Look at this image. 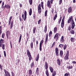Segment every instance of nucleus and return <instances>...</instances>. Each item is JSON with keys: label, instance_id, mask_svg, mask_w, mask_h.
<instances>
[{"label": "nucleus", "instance_id": "obj_6", "mask_svg": "<svg viewBox=\"0 0 76 76\" xmlns=\"http://www.w3.org/2000/svg\"><path fill=\"white\" fill-rule=\"evenodd\" d=\"M38 12L39 14H40L41 12V4H39L38 6Z\"/></svg>", "mask_w": 76, "mask_h": 76}, {"label": "nucleus", "instance_id": "obj_57", "mask_svg": "<svg viewBox=\"0 0 76 76\" xmlns=\"http://www.w3.org/2000/svg\"><path fill=\"white\" fill-rule=\"evenodd\" d=\"M41 6H44V2L42 1L41 3Z\"/></svg>", "mask_w": 76, "mask_h": 76}, {"label": "nucleus", "instance_id": "obj_43", "mask_svg": "<svg viewBox=\"0 0 76 76\" xmlns=\"http://www.w3.org/2000/svg\"><path fill=\"white\" fill-rule=\"evenodd\" d=\"M47 12H48L47 10H46L45 12V17H47Z\"/></svg>", "mask_w": 76, "mask_h": 76}, {"label": "nucleus", "instance_id": "obj_62", "mask_svg": "<svg viewBox=\"0 0 76 76\" xmlns=\"http://www.w3.org/2000/svg\"><path fill=\"white\" fill-rule=\"evenodd\" d=\"M63 18L62 19V21H64V18H65V16L64 15Z\"/></svg>", "mask_w": 76, "mask_h": 76}, {"label": "nucleus", "instance_id": "obj_4", "mask_svg": "<svg viewBox=\"0 0 76 76\" xmlns=\"http://www.w3.org/2000/svg\"><path fill=\"white\" fill-rule=\"evenodd\" d=\"M55 53L56 56L57 57H58L59 55V50H58V49L57 48H55Z\"/></svg>", "mask_w": 76, "mask_h": 76}, {"label": "nucleus", "instance_id": "obj_46", "mask_svg": "<svg viewBox=\"0 0 76 76\" xmlns=\"http://www.w3.org/2000/svg\"><path fill=\"white\" fill-rule=\"evenodd\" d=\"M55 44H56V42H54L53 44L52 45V46L51 47H51H52V48H53V47L55 45Z\"/></svg>", "mask_w": 76, "mask_h": 76}, {"label": "nucleus", "instance_id": "obj_58", "mask_svg": "<svg viewBox=\"0 0 76 76\" xmlns=\"http://www.w3.org/2000/svg\"><path fill=\"white\" fill-rule=\"evenodd\" d=\"M4 36H5V34H4V33L2 35V38H4Z\"/></svg>", "mask_w": 76, "mask_h": 76}, {"label": "nucleus", "instance_id": "obj_5", "mask_svg": "<svg viewBox=\"0 0 76 76\" xmlns=\"http://www.w3.org/2000/svg\"><path fill=\"white\" fill-rule=\"evenodd\" d=\"M47 6L49 8H51V4H50V0H48L47 2Z\"/></svg>", "mask_w": 76, "mask_h": 76}, {"label": "nucleus", "instance_id": "obj_40", "mask_svg": "<svg viewBox=\"0 0 76 76\" xmlns=\"http://www.w3.org/2000/svg\"><path fill=\"white\" fill-rule=\"evenodd\" d=\"M56 75V71H54L52 74V76H55Z\"/></svg>", "mask_w": 76, "mask_h": 76}, {"label": "nucleus", "instance_id": "obj_22", "mask_svg": "<svg viewBox=\"0 0 76 76\" xmlns=\"http://www.w3.org/2000/svg\"><path fill=\"white\" fill-rule=\"evenodd\" d=\"M61 19H62V17H61V15L58 23V24H60L61 21Z\"/></svg>", "mask_w": 76, "mask_h": 76}, {"label": "nucleus", "instance_id": "obj_17", "mask_svg": "<svg viewBox=\"0 0 76 76\" xmlns=\"http://www.w3.org/2000/svg\"><path fill=\"white\" fill-rule=\"evenodd\" d=\"M60 56L61 57H63V50H61L60 51Z\"/></svg>", "mask_w": 76, "mask_h": 76}, {"label": "nucleus", "instance_id": "obj_21", "mask_svg": "<svg viewBox=\"0 0 76 76\" xmlns=\"http://www.w3.org/2000/svg\"><path fill=\"white\" fill-rule=\"evenodd\" d=\"M34 66H35V64H34V62H32L30 64V66L31 68H33L34 67Z\"/></svg>", "mask_w": 76, "mask_h": 76}, {"label": "nucleus", "instance_id": "obj_25", "mask_svg": "<svg viewBox=\"0 0 76 76\" xmlns=\"http://www.w3.org/2000/svg\"><path fill=\"white\" fill-rule=\"evenodd\" d=\"M24 18L26 19V16L27 15V12H26V11H24Z\"/></svg>", "mask_w": 76, "mask_h": 76}, {"label": "nucleus", "instance_id": "obj_18", "mask_svg": "<svg viewBox=\"0 0 76 76\" xmlns=\"http://www.w3.org/2000/svg\"><path fill=\"white\" fill-rule=\"evenodd\" d=\"M49 69L51 73H53L54 72V69L51 66H49Z\"/></svg>", "mask_w": 76, "mask_h": 76}, {"label": "nucleus", "instance_id": "obj_53", "mask_svg": "<svg viewBox=\"0 0 76 76\" xmlns=\"http://www.w3.org/2000/svg\"><path fill=\"white\" fill-rule=\"evenodd\" d=\"M59 4H61V3H62V2H63V1L62 0H59Z\"/></svg>", "mask_w": 76, "mask_h": 76}, {"label": "nucleus", "instance_id": "obj_52", "mask_svg": "<svg viewBox=\"0 0 76 76\" xmlns=\"http://www.w3.org/2000/svg\"><path fill=\"white\" fill-rule=\"evenodd\" d=\"M73 16H71V17H70L69 18V20H72L73 19Z\"/></svg>", "mask_w": 76, "mask_h": 76}, {"label": "nucleus", "instance_id": "obj_38", "mask_svg": "<svg viewBox=\"0 0 76 76\" xmlns=\"http://www.w3.org/2000/svg\"><path fill=\"white\" fill-rule=\"evenodd\" d=\"M21 39H22V34H20V37L19 40V43H20V41H21Z\"/></svg>", "mask_w": 76, "mask_h": 76}, {"label": "nucleus", "instance_id": "obj_39", "mask_svg": "<svg viewBox=\"0 0 76 76\" xmlns=\"http://www.w3.org/2000/svg\"><path fill=\"white\" fill-rule=\"evenodd\" d=\"M36 30V27H34L33 30V34H35V31Z\"/></svg>", "mask_w": 76, "mask_h": 76}, {"label": "nucleus", "instance_id": "obj_55", "mask_svg": "<svg viewBox=\"0 0 76 76\" xmlns=\"http://www.w3.org/2000/svg\"><path fill=\"white\" fill-rule=\"evenodd\" d=\"M41 19H40L38 21V24L39 25V24H40L41 23Z\"/></svg>", "mask_w": 76, "mask_h": 76}, {"label": "nucleus", "instance_id": "obj_41", "mask_svg": "<svg viewBox=\"0 0 76 76\" xmlns=\"http://www.w3.org/2000/svg\"><path fill=\"white\" fill-rule=\"evenodd\" d=\"M70 33L71 34H75V31L73 30H72L70 32Z\"/></svg>", "mask_w": 76, "mask_h": 76}, {"label": "nucleus", "instance_id": "obj_35", "mask_svg": "<svg viewBox=\"0 0 76 76\" xmlns=\"http://www.w3.org/2000/svg\"><path fill=\"white\" fill-rule=\"evenodd\" d=\"M67 68L68 69H73V66H68Z\"/></svg>", "mask_w": 76, "mask_h": 76}, {"label": "nucleus", "instance_id": "obj_7", "mask_svg": "<svg viewBox=\"0 0 76 76\" xmlns=\"http://www.w3.org/2000/svg\"><path fill=\"white\" fill-rule=\"evenodd\" d=\"M58 33H57L54 37V39H55L56 41H57L58 38Z\"/></svg>", "mask_w": 76, "mask_h": 76}, {"label": "nucleus", "instance_id": "obj_32", "mask_svg": "<svg viewBox=\"0 0 76 76\" xmlns=\"http://www.w3.org/2000/svg\"><path fill=\"white\" fill-rule=\"evenodd\" d=\"M47 31V26H45V29H44V32L45 33H46Z\"/></svg>", "mask_w": 76, "mask_h": 76}, {"label": "nucleus", "instance_id": "obj_44", "mask_svg": "<svg viewBox=\"0 0 76 76\" xmlns=\"http://www.w3.org/2000/svg\"><path fill=\"white\" fill-rule=\"evenodd\" d=\"M29 3L30 5L32 4V0H29Z\"/></svg>", "mask_w": 76, "mask_h": 76}, {"label": "nucleus", "instance_id": "obj_20", "mask_svg": "<svg viewBox=\"0 0 76 76\" xmlns=\"http://www.w3.org/2000/svg\"><path fill=\"white\" fill-rule=\"evenodd\" d=\"M27 54L28 56H31V53H30V52H29V50L28 49H27Z\"/></svg>", "mask_w": 76, "mask_h": 76}, {"label": "nucleus", "instance_id": "obj_8", "mask_svg": "<svg viewBox=\"0 0 76 76\" xmlns=\"http://www.w3.org/2000/svg\"><path fill=\"white\" fill-rule=\"evenodd\" d=\"M48 34L47 33L45 34V43H47V41H48Z\"/></svg>", "mask_w": 76, "mask_h": 76}, {"label": "nucleus", "instance_id": "obj_24", "mask_svg": "<svg viewBox=\"0 0 76 76\" xmlns=\"http://www.w3.org/2000/svg\"><path fill=\"white\" fill-rule=\"evenodd\" d=\"M57 12H56V14L55 15L53 18V20H55L57 19Z\"/></svg>", "mask_w": 76, "mask_h": 76}, {"label": "nucleus", "instance_id": "obj_47", "mask_svg": "<svg viewBox=\"0 0 76 76\" xmlns=\"http://www.w3.org/2000/svg\"><path fill=\"white\" fill-rule=\"evenodd\" d=\"M69 75H70V73H65L64 75V76H69Z\"/></svg>", "mask_w": 76, "mask_h": 76}, {"label": "nucleus", "instance_id": "obj_3", "mask_svg": "<svg viewBox=\"0 0 76 76\" xmlns=\"http://www.w3.org/2000/svg\"><path fill=\"white\" fill-rule=\"evenodd\" d=\"M75 24L73 19H72L71 22V28L73 29L74 28H75Z\"/></svg>", "mask_w": 76, "mask_h": 76}, {"label": "nucleus", "instance_id": "obj_19", "mask_svg": "<svg viewBox=\"0 0 76 76\" xmlns=\"http://www.w3.org/2000/svg\"><path fill=\"white\" fill-rule=\"evenodd\" d=\"M32 13V8H30L29 10V16H31Z\"/></svg>", "mask_w": 76, "mask_h": 76}, {"label": "nucleus", "instance_id": "obj_31", "mask_svg": "<svg viewBox=\"0 0 76 76\" xmlns=\"http://www.w3.org/2000/svg\"><path fill=\"white\" fill-rule=\"evenodd\" d=\"M1 47L3 50H5V45L4 44H2L1 45Z\"/></svg>", "mask_w": 76, "mask_h": 76}, {"label": "nucleus", "instance_id": "obj_60", "mask_svg": "<svg viewBox=\"0 0 76 76\" xmlns=\"http://www.w3.org/2000/svg\"><path fill=\"white\" fill-rule=\"evenodd\" d=\"M44 42V39H42L40 42V43H42V44Z\"/></svg>", "mask_w": 76, "mask_h": 76}, {"label": "nucleus", "instance_id": "obj_29", "mask_svg": "<svg viewBox=\"0 0 76 76\" xmlns=\"http://www.w3.org/2000/svg\"><path fill=\"white\" fill-rule=\"evenodd\" d=\"M70 40L72 42H75V38L74 37H71L70 38Z\"/></svg>", "mask_w": 76, "mask_h": 76}, {"label": "nucleus", "instance_id": "obj_42", "mask_svg": "<svg viewBox=\"0 0 76 76\" xmlns=\"http://www.w3.org/2000/svg\"><path fill=\"white\" fill-rule=\"evenodd\" d=\"M66 48H67V45L65 44L64 45V46L63 49L64 50H65L66 49Z\"/></svg>", "mask_w": 76, "mask_h": 76}, {"label": "nucleus", "instance_id": "obj_59", "mask_svg": "<svg viewBox=\"0 0 76 76\" xmlns=\"http://www.w3.org/2000/svg\"><path fill=\"white\" fill-rule=\"evenodd\" d=\"M39 50L40 51H42V46H39Z\"/></svg>", "mask_w": 76, "mask_h": 76}, {"label": "nucleus", "instance_id": "obj_63", "mask_svg": "<svg viewBox=\"0 0 76 76\" xmlns=\"http://www.w3.org/2000/svg\"><path fill=\"white\" fill-rule=\"evenodd\" d=\"M10 42L11 48H12V42H11V41H10Z\"/></svg>", "mask_w": 76, "mask_h": 76}, {"label": "nucleus", "instance_id": "obj_49", "mask_svg": "<svg viewBox=\"0 0 76 76\" xmlns=\"http://www.w3.org/2000/svg\"><path fill=\"white\" fill-rule=\"evenodd\" d=\"M68 30L69 31H70L71 30V26H69V27L68 28Z\"/></svg>", "mask_w": 76, "mask_h": 76}, {"label": "nucleus", "instance_id": "obj_56", "mask_svg": "<svg viewBox=\"0 0 76 76\" xmlns=\"http://www.w3.org/2000/svg\"><path fill=\"white\" fill-rule=\"evenodd\" d=\"M71 21H72L71 20H70L69 19H68L67 21L68 23H70V22H71Z\"/></svg>", "mask_w": 76, "mask_h": 76}, {"label": "nucleus", "instance_id": "obj_1", "mask_svg": "<svg viewBox=\"0 0 76 76\" xmlns=\"http://www.w3.org/2000/svg\"><path fill=\"white\" fill-rule=\"evenodd\" d=\"M45 69L46 70L45 72V73L46 75V76H49L50 75H49V72H48V63L47 62H45Z\"/></svg>", "mask_w": 76, "mask_h": 76}, {"label": "nucleus", "instance_id": "obj_45", "mask_svg": "<svg viewBox=\"0 0 76 76\" xmlns=\"http://www.w3.org/2000/svg\"><path fill=\"white\" fill-rule=\"evenodd\" d=\"M63 45H63V44H60L59 45V47H60V48H62V47H63Z\"/></svg>", "mask_w": 76, "mask_h": 76}, {"label": "nucleus", "instance_id": "obj_15", "mask_svg": "<svg viewBox=\"0 0 76 76\" xmlns=\"http://www.w3.org/2000/svg\"><path fill=\"white\" fill-rule=\"evenodd\" d=\"M5 70V73H6V75L7 76H11L10 75V73H9L7 71H6V70L5 69H4Z\"/></svg>", "mask_w": 76, "mask_h": 76}, {"label": "nucleus", "instance_id": "obj_28", "mask_svg": "<svg viewBox=\"0 0 76 76\" xmlns=\"http://www.w3.org/2000/svg\"><path fill=\"white\" fill-rule=\"evenodd\" d=\"M28 57H29V61H31V60H32V56H31V55H28Z\"/></svg>", "mask_w": 76, "mask_h": 76}, {"label": "nucleus", "instance_id": "obj_16", "mask_svg": "<svg viewBox=\"0 0 76 76\" xmlns=\"http://www.w3.org/2000/svg\"><path fill=\"white\" fill-rule=\"evenodd\" d=\"M64 21H62L61 24V27L62 28H63L64 27Z\"/></svg>", "mask_w": 76, "mask_h": 76}, {"label": "nucleus", "instance_id": "obj_13", "mask_svg": "<svg viewBox=\"0 0 76 76\" xmlns=\"http://www.w3.org/2000/svg\"><path fill=\"white\" fill-rule=\"evenodd\" d=\"M60 41L61 43L64 42V36H62L60 40Z\"/></svg>", "mask_w": 76, "mask_h": 76}, {"label": "nucleus", "instance_id": "obj_54", "mask_svg": "<svg viewBox=\"0 0 76 76\" xmlns=\"http://www.w3.org/2000/svg\"><path fill=\"white\" fill-rule=\"evenodd\" d=\"M2 31V28L1 26H0V34H1V31Z\"/></svg>", "mask_w": 76, "mask_h": 76}, {"label": "nucleus", "instance_id": "obj_33", "mask_svg": "<svg viewBox=\"0 0 76 76\" xmlns=\"http://www.w3.org/2000/svg\"><path fill=\"white\" fill-rule=\"evenodd\" d=\"M7 37V39H10V38H11V37L10 36V35H6Z\"/></svg>", "mask_w": 76, "mask_h": 76}, {"label": "nucleus", "instance_id": "obj_10", "mask_svg": "<svg viewBox=\"0 0 76 76\" xmlns=\"http://www.w3.org/2000/svg\"><path fill=\"white\" fill-rule=\"evenodd\" d=\"M32 75V70L31 69H29L28 70V76H31Z\"/></svg>", "mask_w": 76, "mask_h": 76}, {"label": "nucleus", "instance_id": "obj_26", "mask_svg": "<svg viewBox=\"0 0 76 76\" xmlns=\"http://www.w3.org/2000/svg\"><path fill=\"white\" fill-rule=\"evenodd\" d=\"M38 59H39V54L38 53L37 57H36L35 58L36 61H38Z\"/></svg>", "mask_w": 76, "mask_h": 76}, {"label": "nucleus", "instance_id": "obj_12", "mask_svg": "<svg viewBox=\"0 0 76 76\" xmlns=\"http://www.w3.org/2000/svg\"><path fill=\"white\" fill-rule=\"evenodd\" d=\"M68 12L70 13H72V9L71 7H69L68 9Z\"/></svg>", "mask_w": 76, "mask_h": 76}, {"label": "nucleus", "instance_id": "obj_50", "mask_svg": "<svg viewBox=\"0 0 76 76\" xmlns=\"http://www.w3.org/2000/svg\"><path fill=\"white\" fill-rule=\"evenodd\" d=\"M3 66L0 64V69H1V71H2V70H3Z\"/></svg>", "mask_w": 76, "mask_h": 76}, {"label": "nucleus", "instance_id": "obj_9", "mask_svg": "<svg viewBox=\"0 0 76 76\" xmlns=\"http://www.w3.org/2000/svg\"><path fill=\"white\" fill-rule=\"evenodd\" d=\"M4 39H1L0 40V47H1V45H2V44L4 43Z\"/></svg>", "mask_w": 76, "mask_h": 76}, {"label": "nucleus", "instance_id": "obj_37", "mask_svg": "<svg viewBox=\"0 0 76 76\" xmlns=\"http://www.w3.org/2000/svg\"><path fill=\"white\" fill-rule=\"evenodd\" d=\"M33 45H34V44H33V42H31V43H30V46L31 47V48L32 49V48H33Z\"/></svg>", "mask_w": 76, "mask_h": 76}, {"label": "nucleus", "instance_id": "obj_64", "mask_svg": "<svg viewBox=\"0 0 76 76\" xmlns=\"http://www.w3.org/2000/svg\"><path fill=\"white\" fill-rule=\"evenodd\" d=\"M33 18L34 19L35 18V14H34L33 15Z\"/></svg>", "mask_w": 76, "mask_h": 76}, {"label": "nucleus", "instance_id": "obj_34", "mask_svg": "<svg viewBox=\"0 0 76 76\" xmlns=\"http://www.w3.org/2000/svg\"><path fill=\"white\" fill-rule=\"evenodd\" d=\"M53 34V33L52 32V31H50L49 32V37H50V38L51 37V36H52V34Z\"/></svg>", "mask_w": 76, "mask_h": 76}, {"label": "nucleus", "instance_id": "obj_48", "mask_svg": "<svg viewBox=\"0 0 76 76\" xmlns=\"http://www.w3.org/2000/svg\"><path fill=\"white\" fill-rule=\"evenodd\" d=\"M11 73L12 74V76H15V73H13V72H11Z\"/></svg>", "mask_w": 76, "mask_h": 76}, {"label": "nucleus", "instance_id": "obj_36", "mask_svg": "<svg viewBox=\"0 0 76 76\" xmlns=\"http://www.w3.org/2000/svg\"><path fill=\"white\" fill-rule=\"evenodd\" d=\"M10 35V31H7L6 32V35Z\"/></svg>", "mask_w": 76, "mask_h": 76}, {"label": "nucleus", "instance_id": "obj_11", "mask_svg": "<svg viewBox=\"0 0 76 76\" xmlns=\"http://www.w3.org/2000/svg\"><path fill=\"white\" fill-rule=\"evenodd\" d=\"M56 61L58 65V66H60V65H61V61H60V59L58 58Z\"/></svg>", "mask_w": 76, "mask_h": 76}, {"label": "nucleus", "instance_id": "obj_14", "mask_svg": "<svg viewBox=\"0 0 76 76\" xmlns=\"http://www.w3.org/2000/svg\"><path fill=\"white\" fill-rule=\"evenodd\" d=\"M4 7L8 9H10V6L8 4H7V5L5 4L4 5Z\"/></svg>", "mask_w": 76, "mask_h": 76}, {"label": "nucleus", "instance_id": "obj_51", "mask_svg": "<svg viewBox=\"0 0 76 76\" xmlns=\"http://www.w3.org/2000/svg\"><path fill=\"white\" fill-rule=\"evenodd\" d=\"M4 57H6V51H4Z\"/></svg>", "mask_w": 76, "mask_h": 76}, {"label": "nucleus", "instance_id": "obj_23", "mask_svg": "<svg viewBox=\"0 0 76 76\" xmlns=\"http://www.w3.org/2000/svg\"><path fill=\"white\" fill-rule=\"evenodd\" d=\"M57 27H56L54 28L53 31L54 33H56L57 32Z\"/></svg>", "mask_w": 76, "mask_h": 76}, {"label": "nucleus", "instance_id": "obj_61", "mask_svg": "<svg viewBox=\"0 0 76 76\" xmlns=\"http://www.w3.org/2000/svg\"><path fill=\"white\" fill-rule=\"evenodd\" d=\"M12 16H11L10 18V19H9V20L11 21V20H12Z\"/></svg>", "mask_w": 76, "mask_h": 76}, {"label": "nucleus", "instance_id": "obj_27", "mask_svg": "<svg viewBox=\"0 0 76 76\" xmlns=\"http://www.w3.org/2000/svg\"><path fill=\"white\" fill-rule=\"evenodd\" d=\"M13 21H11V23L10 29H12V27H13Z\"/></svg>", "mask_w": 76, "mask_h": 76}, {"label": "nucleus", "instance_id": "obj_30", "mask_svg": "<svg viewBox=\"0 0 76 76\" xmlns=\"http://www.w3.org/2000/svg\"><path fill=\"white\" fill-rule=\"evenodd\" d=\"M36 73L37 75H38L39 74V68H37L36 69Z\"/></svg>", "mask_w": 76, "mask_h": 76}, {"label": "nucleus", "instance_id": "obj_2", "mask_svg": "<svg viewBox=\"0 0 76 76\" xmlns=\"http://www.w3.org/2000/svg\"><path fill=\"white\" fill-rule=\"evenodd\" d=\"M69 50H67L66 51V56L64 57V60H67L69 59Z\"/></svg>", "mask_w": 76, "mask_h": 76}]
</instances>
